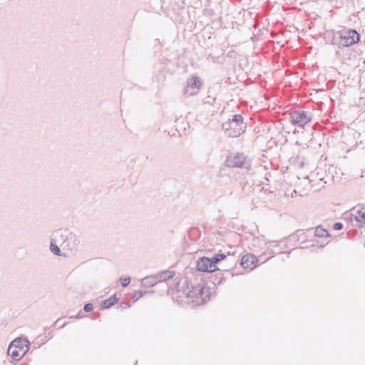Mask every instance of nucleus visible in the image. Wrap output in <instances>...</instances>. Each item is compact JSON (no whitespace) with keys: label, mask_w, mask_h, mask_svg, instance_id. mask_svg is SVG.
I'll use <instances>...</instances> for the list:
<instances>
[{"label":"nucleus","mask_w":365,"mask_h":365,"mask_svg":"<svg viewBox=\"0 0 365 365\" xmlns=\"http://www.w3.org/2000/svg\"><path fill=\"white\" fill-rule=\"evenodd\" d=\"M360 35L354 29L343 30L339 34V47H348L357 43Z\"/></svg>","instance_id":"obj_1"},{"label":"nucleus","mask_w":365,"mask_h":365,"mask_svg":"<svg viewBox=\"0 0 365 365\" xmlns=\"http://www.w3.org/2000/svg\"><path fill=\"white\" fill-rule=\"evenodd\" d=\"M312 115L307 111L302 110H296L290 113L289 121L294 125L301 128H304V126L311 122Z\"/></svg>","instance_id":"obj_2"},{"label":"nucleus","mask_w":365,"mask_h":365,"mask_svg":"<svg viewBox=\"0 0 365 365\" xmlns=\"http://www.w3.org/2000/svg\"><path fill=\"white\" fill-rule=\"evenodd\" d=\"M226 165L230 168H240L249 170L250 161L243 153H237L233 156L227 158Z\"/></svg>","instance_id":"obj_3"},{"label":"nucleus","mask_w":365,"mask_h":365,"mask_svg":"<svg viewBox=\"0 0 365 365\" xmlns=\"http://www.w3.org/2000/svg\"><path fill=\"white\" fill-rule=\"evenodd\" d=\"M349 218L353 225L358 227H365V207L354 208L346 217Z\"/></svg>","instance_id":"obj_4"},{"label":"nucleus","mask_w":365,"mask_h":365,"mask_svg":"<svg viewBox=\"0 0 365 365\" xmlns=\"http://www.w3.org/2000/svg\"><path fill=\"white\" fill-rule=\"evenodd\" d=\"M265 253H263L259 256L257 258L256 256L253 255H245L241 259V265L245 269H250L252 270L256 267V264L258 261H261L262 263H264L267 261V258H265Z\"/></svg>","instance_id":"obj_5"},{"label":"nucleus","mask_w":365,"mask_h":365,"mask_svg":"<svg viewBox=\"0 0 365 365\" xmlns=\"http://www.w3.org/2000/svg\"><path fill=\"white\" fill-rule=\"evenodd\" d=\"M202 86V81L198 76H192L187 79V86L183 90L185 96H190L196 95Z\"/></svg>","instance_id":"obj_6"},{"label":"nucleus","mask_w":365,"mask_h":365,"mask_svg":"<svg viewBox=\"0 0 365 365\" xmlns=\"http://www.w3.org/2000/svg\"><path fill=\"white\" fill-rule=\"evenodd\" d=\"M222 128L225 130L226 135L230 138H237L245 131V130L242 128V126L237 125L235 122L230 120L223 123Z\"/></svg>","instance_id":"obj_7"},{"label":"nucleus","mask_w":365,"mask_h":365,"mask_svg":"<svg viewBox=\"0 0 365 365\" xmlns=\"http://www.w3.org/2000/svg\"><path fill=\"white\" fill-rule=\"evenodd\" d=\"M187 287L183 289V294L186 297L193 299V302H195L197 304H200L198 294L203 290V284H199L193 285L191 284V287H189L188 283H187Z\"/></svg>","instance_id":"obj_8"},{"label":"nucleus","mask_w":365,"mask_h":365,"mask_svg":"<svg viewBox=\"0 0 365 365\" xmlns=\"http://www.w3.org/2000/svg\"><path fill=\"white\" fill-rule=\"evenodd\" d=\"M196 267L202 272H212L217 269V265H212L210 259L207 257L199 258L196 262Z\"/></svg>","instance_id":"obj_9"},{"label":"nucleus","mask_w":365,"mask_h":365,"mask_svg":"<svg viewBox=\"0 0 365 365\" xmlns=\"http://www.w3.org/2000/svg\"><path fill=\"white\" fill-rule=\"evenodd\" d=\"M79 240L78 237L73 232H69L66 238L63 249H66L70 251L75 250L79 245Z\"/></svg>","instance_id":"obj_10"},{"label":"nucleus","mask_w":365,"mask_h":365,"mask_svg":"<svg viewBox=\"0 0 365 365\" xmlns=\"http://www.w3.org/2000/svg\"><path fill=\"white\" fill-rule=\"evenodd\" d=\"M68 233L69 231L68 230H57L53 232L51 240L53 241L54 243L59 244V245L63 247Z\"/></svg>","instance_id":"obj_11"},{"label":"nucleus","mask_w":365,"mask_h":365,"mask_svg":"<svg viewBox=\"0 0 365 365\" xmlns=\"http://www.w3.org/2000/svg\"><path fill=\"white\" fill-rule=\"evenodd\" d=\"M29 344L30 343L27 339L22 340L20 338H17L14 339L10 345L15 346L25 354L29 350Z\"/></svg>","instance_id":"obj_12"},{"label":"nucleus","mask_w":365,"mask_h":365,"mask_svg":"<svg viewBox=\"0 0 365 365\" xmlns=\"http://www.w3.org/2000/svg\"><path fill=\"white\" fill-rule=\"evenodd\" d=\"M154 275L158 282H161L172 279L175 276V272L170 270H165Z\"/></svg>","instance_id":"obj_13"},{"label":"nucleus","mask_w":365,"mask_h":365,"mask_svg":"<svg viewBox=\"0 0 365 365\" xmlns=\"http://www.w3.org/2000/svg\"><path fill=\"white\" fill-rule=\"evenodd\" d=\"M24 352L16 349L14 346L9 345L8 348V355L10 356L13 359L18 361L24 355Z\"/></svg>","instance_id":"obj_14"},{"label":"nucleus","mask_w":365,"mask_h":365,"mask_svg":"<svg viewBox=\"0 0 365 365\" xmlns=\"http://www.w3.org/2000/svg\"><path fill=\"white\" fill-rule=\"evenodd\" d=\"M158 283L155 275L145 277L141 280V284L144 287H152Z\"/></svg>","instance_id":"obj_15"},{"label":"nucleus","mask_w":365,"mask_h":365,"mask_svg":"<svg viewBox=\"0 0 365 365\" xmlns=\"http://www.w3.org/2000/svg\"><path fill=\"white\" fill-rule=\"evenodd\" d=\"M117 302L118 299L116 298L115 295H113L109 299L103 300L101 303V306L103 309H108L113 306Z\"/></svg>","instance_id":"obj_16"},{"label":"nucleus","mask_w":365,"mask_h":365,"mask_svg":"<svg viewBox=\"0 0 365 365\" xmlns=\"http://www.w3.org/2000/svg\"><path fill=\"white\" fill-rule=\"evenodd\" d=\"M231 121L235 123L237 125L242 126V128L245 130L246 125L243 122V117L240 114H235L232 115V118L230 119Z\"/></svg>","instance_id":"obj_17"},{"label":"nucleus","mask_w":365,"mask_h":365,"mask_svg":"<svg viewBox=\"0 0 365 365\" xmlns=\"http://www.w3.org/2000/svg\"><path fill=\"white\" fill-rule=\"evenodd\" d=\"M210 296L207 287L203 284V290L198 294V300L200 304H202L206 302L207 299H209Z\"/></svg>","instance_id":"obj_18"},{"label":"nucleus","mask_w":365,"mask_h":365,"mask_svg":"<svg viewBox=\"0 0 365 365\" xmlns=\"http://www.w3.org/2000/svg\"><path fill=\"white\" fill-rule=\"evenodd\" d=\"M226 257H227L226 255H225L223 253H219V254L215 255L210 259V261H211V263L212 264V265H217V264L218 262H220V261L225 259Z\"/></svg>","instance_id":"obj_19"},{"label":"nucleus","mask_w":365,"mask_h":365,"mask_svg":"<svg viewBox=\"0 0 365 365\" xmlns=\"http://www.w3.org/2000/svg\"><path fill=\"white\" fill-rule=\"evenodd\" d=\"M314 234L317 237H324L330 236L329 233L325 229L322 228L321 226H318L315 229Z\"/></svg>","instance_id":"obj_20"},{"label":"nucleus","mask_w":365,"mask_h":365,"mask_svg":"<svg viewBox=\"0 0 365 365\" xmlns=\"http://www.w3.org/2000/svg\"><path fill=\"white\" fill-rule=\"evenodd\" d=\"M59 244L54 243L53 241L51 240L50 249L51 251L57 256H62V252L58 247Z\"/></svg>","instance_id":"obj_21"},{"label":"nucleus","mask_w":365,"mask_h":365,"mask_svg":"<svg viewBox=\"0 0 365 365\" xmlns=\"http://www.w3.org/2000/svg\"><path fill=\"white\" fill-rule=\"evenodd\" d=\"M119 280L121 282V285L123 287H127L130 282V278L129 277H120Z\"/></svg>","instance_id":"obj_22"},{"label":"nucleus","mask_w":365,"mask_h":365,"mask_svg":"<svg viewBox=\"0 0 365 365\" xmlns=\"http://www.w3.org/2000/svg\"><path fill=\"white\" fill-rule=\"evenodd\" d=\"M275 243L274 241L273 242H269L267 245V250H269V253L270 255H274V253H277V252H275L274 250H273V247L274 245L273 244Z\"/></svg>","instance_id":"obj_23"},{"label":"nucleus","mask_w":365,"mask_h":365,"mask_svg":"<svg viewBox=\"0 0 365 365\" xmlns=\"http://www.w3.org/2000/svg\"><path fill=\"white\" fill-rule=\"evenodd\" d=\"M146 293H147V292H145V291H135L133 294V297L138 299L140 297H142L143 296H144Z\"/></svg>","instance_id":"obj_24"},{"label":"nucleus","mask_w":365,"mask_h":365,"mask_svg":"<svg viewBox=\"0 0 365 365\" xmlns=\"http://www.w3.org/2000/svg\"><path fill=\"white\" fill-rule=\"evenodd\" d=\"M93 309V305L92 303H87L84 305L83 310L86 312H90Z\"/></svg>","instance_id":"obj_25"},{"label":"nucleus","mask_w":365,"mask_h":365,"mask_svg":"<svg viewBox=\"0 0 365 365\" xmlns=\"http://www.w3.org/2000/svg\"><path fill=\"white\" fill-rule=\"evenodd\" d=\"M343 228V224L341 222H335L333 225V229L334 230H341Z\"/></svg>","instance_id":"obj_26"},{"label":"nucleus","mask_w":365,"mask_h":365,"mask_svg":"<svg viewBox=\"0 0 365 365\" xmlns=\"http://www.w3.org/2000/svg\"><path fill=\"white\" fill-rule=\"evenodd\" d=\"M68 323L67 322H65L64 324H63L61 327H64Z\"/></svg>","instance_id":"obj_27"},{"label":"nucleus","mask_w":365,"mask_h":365,"mask_svg":"<svg viewBox=\"0 0 365 365\" xmlns=\"http://www.w3.org/2000/svg\"><path fill=\"white\" fill-rule=\"evenodd\" d=\"M71 317V318L75 317L76 319H78V317H77V316H76V317H73V316H72V317Z\"/></svg>","instance_id":"obj_28"},{"label":"nucleus","mask_w":365,"mask_h":365,"mask_svg":"<svg viewBox=\"0 0 365 365\" xmlns=\"http://www.w3.org/2000/svg\"><path fill=\"white\" fill-rule=\"evenodd\" d=\"M58 322H59V319H58V320H57V321L55 322V324H57L58 323Z\"/></svg>","instance_id":"obj_29"}]
</instances>
